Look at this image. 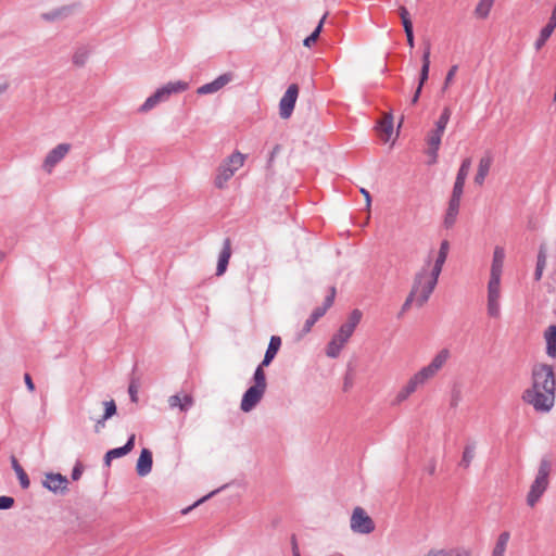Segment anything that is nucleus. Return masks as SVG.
Returning a JSON list of instances; mask_svg holds the SVG:
<instances>
[{"label": "nucleus", "mask_w": 556, "mask_h": 556, "mask_svg": "<svg viewBox=\"0 0 556 556\" xmlns=\"http://www.w3.org/2000/svg\"><path fill=\"white\" fill-rule=\"evenodd\" d=\"M556 380L554 369L547 364H536L532 368V387L522 394V400L536 412L547 413L555 402Z\"/></svg>", "instance_id": "nucleus-1"}, {"label": "nucleus", "mask_w": 556, "mask_h": 556, "mask_svg": "<svg viewBox=\"0 0 556 556\" xmlns=\"http://www.w3.org/2000/svg\"><path fill=\"white\" fill-rule=\"evenodd\" d=\"M430 260L416 273L410 293L416 298V306L422 307L432 294L439 277L429 271Z\"/></svg>", "instance_id": "nucleus-2"}, {"label": "nucleus", "mask_w": 556, "mask_h": 556, "mask_svg": "<svg viewBox=\"0 0 556 556\" xmlns=\"http://www.w3.org/2000/svg\"><path fill=\"white\" fill-rule=\"evenodd\" d=\"M245 161V155L239 151L231 153L226 160H224L217 167L216 175L214 178V186L217 189H224L229 179L239 170Z\"/></svg>", "instance_id": "nucleus-3"}, {"label": "nucleus", "mask_w": 556, "mask_h": 556, "mask_svg": "<svg viewBox=\"0 0 556 556\" xmlns=\"http://www.w3.org/2000/svg\"><path fill=\"white\" fill-rule=\"evenodd\" d=\"M551 472V463L543 458L540 462L536 477L530 486V491L527 495V504L533 507L541 496L544 494L548 486V476Z\"/></svg>", "instance_id": "nucleus-4"}, {"label": "nucleus", "mask_w": 556, "mask_h": 556, "mask_svg": "<svg viewBox=\"0 0 556 556\" xmlns=\"http://www.w3.org/2000/svg\"><path fill=\"white\" fill-rule=\"evenodd\" d=\"M350 528L354 533L369 534L375 530V522L364 508L357 506L352 511Z\"/></svg>", "instance_id": "nucleus-5"}, {"label": "nucleus", "mask_w": 556, "mask_h": 556, "mask_svg": "<svg viewBox=\"0 0 556 556\" xmlns=\"http://www.w3.org/2000/svg\"><path fill=\"white\" fill-rule=\"evenodd\" d=\"M336 296V288H330V293L325 298L324 304L321 306L316 307L309 317L305 320L304 326L301 332L298 334V340H301L305 334L311 332L312 327L321 318L328 308H330L333 304Z\"/></svg>", "instance_id": "nucleus-6"}, {"label": "nucleus", "mask_w": 556, "mask_h": 556, "mask_svg": "<svg viewBox=\"0 0 556 556\" xmlns=\"http://www.w3.org/2000/svg\"><path fill=\"white\" fill-rule=\"evenodd\" d=\"M353 332L348 328L340 326L339 330L333 334L326 348V355L330 358H337L345 343L352 337Z\"/></svg>", "instance_id": "nucleus-7"}, {"label": "nucleus", "mask_w": 556, "mask_h": 556, "mask_svg": "<svg viewBox=\"0 0 556 556\" xmlns=\"http://www.w3.org/2000/svg\"><path fill=\"white\" fill-rule=\"evenodd\" d=\"M299 96V87L296 84H291L279 102V114L281 118H289L294 110L295 102Z\"/></svg>", "instance_id": "nucleus-8"}, {"label": "nucleus", "mask_w": 556, "mask_h": 556, "mask_svg": "<svg viewBox=\"0 0 556 556\" xmlns=\"http://www.w3.org/2000/svg\"><path fill=\"white\" fill-rule=\"evenodd\" d=\"M450 357V351L447 349H442L438 354L432 358L429 365L422 367L418 372L427 381L433 378L439 370L444 366Z\"/></svg>", "instance_id": "nucleus-9"}, {"label": "nucleus", "mask_w": 556, "mask_h": 556, "mask_svg": "<svg viewBox=\"0 0 556 556\" xmlns=\"http://www.w3.org/2000/svg\"><path fill=\"white\" fill-rule=\"evenodd\" d=\"M427 380L420 376V374L417 371L409 380L408 382L397 392L396 396L394 397L392 404L399 405L405 400L409 397L410 394H413L418 387L425 384Z\"/></svg>", "instance_id": "nucleus-10"}, {"label": "nucleus", "mask_w": 556, "mask_h": 556, "mask_svg": "<svg viewBox=\"0 0 556 556\" xmlns=\"http://www.w3.org/2000/svg\"><path fill=\"white\" fill-rule=\"evenodd\" d=\"M71 149L70 143H60L53 148L46 156L42 167L47 173H51L54 166L61 162Z\"/></svg>", "instance_id": "nucleus-11"}, {"label": "nucleus", "mask_w": 556, "mask_h": 556, "mask_svg": "<svg viewBox=\"0 0 556 556\" xmlns=\"http://www.w3.org/2000/svg\"><path fill=\"white\" fill-rule=\"evenodd\" d=\"M264 389L251 386L244 393L240 403V409L244 413L251 412L265 394Z\"/></svg>", "instance_id": "nucleus-12"}, {"label": "nucleus", "mask_w": 556, "mask_h": 556, "mask_svg": "<svg viewBox=\"0 0 556 556\" xmlns=\"http://www.w3.org/2000/svg\"><path fill=\"white\" fill-rule=\"evenodd\" d=\"M43 486L53 493L64 494L68 490V480L61 473L49 472L42 482Z\"/></svg>", "instance_id": "nucleus-13"}, {"label": "nucleus", "mask_w": 556, "mask_h": 556, "mask_svg": "<svg viewBox=\"0 0 556 556\" xmlns=\"http://www.w3.org/2000/svg\"><path fill=\"white\" fill-rule=\"evenodd\" d=\"M231 78L232 76L230 73L219 75L213 81L204 84L201 87H199L197 93L200 96L215 93L218 90H220L224 86H226L231 80Z\"/></svg>", "instance_id": "nucleus-14"}, {"label": "nucleus", "mask_w": 556, "mask_h": 556, "mask_svg": "<svg viewBox=\"0 0 556 556\" xmlns=\"http://www.w3.org/2000/svg\"><path fill=\"white\" fill-rule=\"evenodd\" d=\"M135 440L136 435L132 433L128 437L127 442L123 446L109 450L104 455V464L110 466L113 459L123 457L130 453L135 446Z\"/></svg>", "instance_id": "nucleus-15"}, {"label": "nucleus", "mask_w": 556, "mask_h": 556, "mask_svg": "<svg viewBox=\"0 0 556 556\" xmlns=\"http://www.w3.org/2000/svg\"><path fill=\"white\" fill-rule=\"evenodd\" d=\"M443 132H437L435 129L431 130L427 136L428 149L426 153L430 156L429 164H434L438 161V151L440 149Z\"/></svg>", "instance_id": "nucleus-16"}, {"label": "nucleus", "mask_w": 556, "mask_h": 556, "mask_svg": "<svg viewBox=\"0 0 556 556\" xmlns=\"http://www.w3.org/2000/svg\"><path fill=\"white\" fill-rule=\"evenodd\" d=\"M188 89V83L177 80V81H169L166 85L162 86L161 88L156 89V94H159V98L162 101L167 100L173 93H179Z\"/></svg>", "instance_id": "nucleus-17"}, {"label": "nucleus", "mask_w": 556, "mask_h": 556, "mask_svg": "<svg viewBox=\"0 0 556 556\" xmlns=\"http://www.w3.org/2000/svg\"><path fill=\"white\" fill-rule=\"evenodd\" d=\"M153 457L149 448H142L137 460L136 470L138 476L146 477L152 470Z\"/></svg>", "instance_id": "nucleus-18"}, {"label": "nucleus", "mask_w": 556, "mask_h": 556, "mask_svg": "<svg viewBox=\"0 0 556 556\" xmlns=\"http://www.w3.org/2000/svg\"><path fill=\"white\" fill-rule=\"evenodd\" d=\"M231 256V240L229 238H225L223 242L222 251L218 255V263L216 267V275L222 276L228 266L229 260Z\"/></svg>", "instance_id": "nucleus-19"}, {"label": "nucleus", "mask_w": 556, "mask_h": 556, "mask_svg": "<svg viewBox=\"0 0 556 556\" xmlns=\"http://www.w3.org/2000/svg\"><path fill=\"white\" fill-rule=\"evenodd\" d=\"M399 14L402 20V24H403L404 31H405L406 39H407V45L410 48H414V46H415L414 29H413V23H412L410 16H409V12L407 11V9L405 7L402 5L399 8Z\"/></svg>", "instance_id": "nucleus-20"}, {"label": "nucleus", "mask_w": 556, "mask_h": 556, "mask_svg": "<svg viewBox=\"0 0 556 556\" xmlns=\"http://www.w3.org/2000/svg\"><path fill=\"white\" fill-rule=\"evenodd\" d=\"M448 251H450V242L447 240H443L440 244V249H439L438 255L435 257L434 264H433L431 270H429L431 274H433L438 277L440 276L443 265L447 258Z\"/></svg>", "instance_id": "nucleus-21"}, {"label": "nucleus", "mask_w": 556, "mask_h": 556, "mask_svg": "<svg viewBox=\"0 0 556 556\" xmlns=\"http://www.w3.org/2000/svg\"><path fill=\"white\" fill-rule=\"evenodd\" d=\"M505 260V250L502 247H495L491 265L490 277L501 278Z\"/></svg>", "instance_id": "nucleus-22"}, {"label": "nucleus", "mask_w": 556, "mask_h": 556, "mask_svg": "<svg viewBox=\"0 0 556 556\" xmlns=\"http://www.w3.org/2000/svg\"><path fill=\"white\" fill-rule=\"evenodd\" d=\"M493 159L490 154L481 157L478 165V170L475 176V182L479 186L483 185L485 177L488 176Z\"/></svg>", "instance_id": "nucleus-23"}, {"label": "nucleus", "mask_w": 556, "mask_h": 556, "mask_svg": "<svg viewBox=\"0 0 556 556\" xmlns=\"http://www.w3.org/2000/svg\"><path fill=\"white\" fill-rule=\"evenodd\" d=\"M430 54H431V46L430 42H427L424 52H422V65L420 70L419 84L418 87L422 89L424 84L427 81L429 77V68H430Z\"/></svg>", "instance_id": "nucleus-24"}, {"label": "nucleus", "mask_w": 556, "mask_h": 556, "mask_svg": "<svg viewBox=\"0 0 556 556\" xmlns=\"http://www.w3.org/2000/svg\"><path fill=\"white\" fill-rule=\"evenodd\" d=\"M430 54H431V46L430 42H427L424 52H422V65L420 70L419 84L418 87L422 89L424 84L427 81L429 77V68H430Z\"/></svg>", "instance_id": "nucleus-25"}, {"label": "nucleus", "mask_w": 556, "mask_h": 556, "mask_svg": "<svg viewBox=\"0 0 556 556\" xmlns=\"http://www.w3.org/2000/svg\"><path fill=\"white\" fill-rule=\"evenodd\" d=\"M168 404L172 408L179 407L181 412H188L193 405V397L190 394H185L182 397L174 394L169 396Z\"/></svg>", "instance_id": "nucleus-26"}, {"label": "nucleus", "mask_w": 556, "mask_h": 556, "mask_svg": "<svg viewBox=\"0 0 556 556\" xmlns=\"http://www.w3.org/2000/svg\"><path fill=\"white\" fill-rule=\"evenodd\" d=\"M459 206H460V200H456V199H452V198L450 199L446 214L444 217V226L446 228H451L455 224L456 217L459 212Z\"/></svg>", "instance_id": "nucleus-27"}, {"label": "nucleus", "mask_w": 556, "mask_h": 556, "mask_svg": "<svg viewBox=\"0 0 556 556\" xmlns=\"http://www.w3.org/2000/svg\"><path fill=\"white\" fill-rule=\"evenodd\" d=\"M544 338L546 341V354L552 358H556V325L547 327Z\"/></svg>", "instance_id": "nucleus-28"}, {"label": "nucleus", "mask_w": 556, "mask_h": 556, "mask_svg": "<svg viewBox=\"0 0 556 556\" xmlns=\"http://www.w3.org/2000/svg\"><path fill=\"white\" fill-rule=\"evenodd\" d=\"M10 460H11L12 469L15 471L17 479L20 481L21 488L24 490L28 489L30 485V481H29L27 473L25 472L23 467L20 465L18 460L16 459V457L14 455L11 456Z\"/></svg>", "instance_id": "nucleus-29"}, {"label": "nucleus", "mask_w": 556, "mask_h": 556, "mask_svg": "<svg viewBox=\"0 0 556 556\" xmlns=\"http://www.w3.org/2000/svg\"><path fill=\"white\" fill-rule=\"evenodd\" d=\"M554 29H555V27H553L552 25H547V24L541 29L540 35L534 42V49L536 51H540L544 47L546 41L552 36Z\"/></svg>", "instance_id": "nucleus-30"}, {"label": "nucleus", "mask_w": 556, "mask_h": 556, "mask_svg": "<svg viewBox=\"0 0 556 556\" xmlns=\"http://www.w3.org/2000/svg\"><path fill=\"white\" fill-rule=\"evenodd\" d=\"M71 12V7H62L50 12L43 13L42 18L49 22L66 17Z\"/></svg>", "instance_id": "nucleus-31"}, {"label": "nucleus", "mask_w": 556, "mask_h": 556, "mask_svg": "<svg viewBox=\"0 0 556 556\" xmlns=\"http://www.w3.org/2000/svg\"><path fill=\"white\" fill-rule=\"evenodd\" d=\"M476 444L473 442L468 443L463 452L462 460L459 466L468 468L475 457Z\"/></svg>", "instance_id": "nucleus-32"}, {"label": "nucleus", "mask_w": 556, "mask_h": 556, "mask_svg": "<svg viewBox=\"0 0 556 556\" xmlns=\"http://www.w3.org/2000/svg\"><path fill=\"white\" fill-rule=\"evenodd\" d=\"M451 115H452V110L448 106H445L442 110L439 119L435 122V128L434 129L437 130V132H443L444 134V130H445V128H446V126L448 124Z\"/></svg>", "instance_id": "nucleus-33"}, {"label": "nucleus", "mask_w": 556, "mask_h": 556, "mask_svg": "<svg viewBox=\"0 0 556 556\" xmlns=\"http://www.w3.org/2000/svg\"><path fill=\"white\" fill-rule=\"evenodd\" d=\"M362 312L355 308L350 313L348 320L344 324H342V326L348 328L350 331L354 332L362 319Z\"/></svg>", "instance_id": "nucleus-34"}, {"label": "nucleus", "mask_w": 556, "mask_h": 556, "mask_svg": "<svg viewBox=\"0 0 556 556\" xmlns=\"http://www.w3.org/2000/svg\"><path fill=\"white\" fill-rule=\"evenodd\" d=\"M495 0H480L476 7L475 13L480 18H486Z\"/></svg>", "instance_id": "nucleus-35"}, {"label": "nucleus", "mask_w": 556, "mask_h": 556, "mask_svg": "<svg viewBox=\"0 0 556 556\" xmlns=\"http://www.w3.org/2000/svg\"><path fill=\"white\" fill-rule=\"evenodd\" d=\"M501 298V278L490 277L488 283V299Z\"/></svg>", "instance_id": "nucleus-36"}, {"label": "nucleus", "mask_w": 556, "mask_h": 556, "mask_svg": "<svg viewBox=\"0 0 556 556\" xmlns=\"http://www.w3.org/2000/svg\"><path fill=\"white\" fill-rule=\"evenodd\" d=\"M508 541H509V533L506 531L502 532L498 535L497 542L493 548L492 554L498 555V556H504Z\"/></svg>", "instance_id": "nucleus-37"}, {"label": "nucleus", "mask_w": 556, "mask_h": 556, "mask_svg": "<svg viewBox=\"0 0 556 556\" xmlns=\"http://www.w3.org/2000/svg\"><path fill=\"white\" fill-rule=\"evenodd\" d=\"M379 130L384 135L383 140L388 141L393 132V119L391 115L386 116L379 123Z\"/></svg>", "instance_id": "nucleus-38"}, {"label": "nucleus", "mask_w": 556, "mask_h": 556, "mask_svg": "<svg viewBox=\"0 0 556 556\" xmlns=\"http://www.w3.org/2000/svg\"><path fill=\"white\" fill-rule=\"evenodd\" d=\"M103 405H104V414L99 419V424H101L102 427L105 426V421L108 419H110L113 415L116 414V404H115L114 400L104 401Z\"/></svg>", "instance_id": "nucleus-39"}, {"label": "nucleus", "mask_w": 556, "mask_h": 556, "mask_svg": "<svg viewBox=\"0 0 556 556\" xmlns=\"http://www.w3.org/2000/svg\"><path fill=\"white\" fill-rule=\"evenodd\" d=\"M89 56V50L87 47H79L73 54V63L78 66L85 65Z\"/></svg>", "instance_id": "nucleus-40"}, {"label": "nucleus", "mask_w": 556, "mask_h": 556, "mask_svg": "<svg viewBox=\"0 0 556 556\" xmlns=\"http://www.w3.org/2000/svg\"><path fill=\"white\" fill-rule=\"evenodd\" d=\"M325 18H326V15H324L323 18L319 21V23L316 26V28L314 29V31L304 39L303 45L305 47L311 48L312 45H314L317 41L319 34L323 29Z\"/></svg>", "instance_id": "nucleus-41"}, {"label": "nucleus", "mask_w": 556, "mask_h": 556, "mask_svg": "<svg viewBox=\"0 0 556 556\" xmlns=\"http://www.w3.org/2000/svg\"><path fill=\"white\" fill-rule=\"evenodd\" d=\"M253 381L255 387L266 390L267 383H266V376L264 368L257 366L253 374Z\"/></svg>", "instance_id": "nucleus-42"}, {"label": "nucleus", "mask_w": 556, "mask_h": 556, "mask_svg": "<svg viewBox=\"0 0 556 556\" xmlns=\"http://www.w3.org/2000/svg\"><path fill=\"white\" fill-rule=\"evenodd\" d=\"M425 556H468L467 552H460L458 549H431Z\"/></svg>", "instance_id": "nucleus-43"}, {"label": "nucleus", "mask_w": 556, "mask_h": 556, "mask_svg": "<svg viewBox=\"0 0 556 556\" xmlns=\"http://www.w3.org/2000/svg\"><path fill=\"white\" fill-rule=\"evenodd\" d=\"M160 102H161V100L159 98V94H156V92H154L153 94L148 97L147 100L141 104V106L139 108V112L146 113V112L152 110Z\"/></svg>", "instance_id": "nucleus-44"}, {"label": "nucleus", "mask_w": 556, "mask_h": 556, "mask_svg": "<svg viewBox=\"0 0 556 556\" xmlns=\"http://www.w3.org/2000/svg\"><path fill=\"white\" fill-rule=\"evenodd\" d=\"M488 314L490 317L497 318L501 315L500 299H488Z\"/></svg>", "instance_id": "nucleus-45"}, {"label": "nucleus", "mask_w": 556, "mask_h": 556, "mask_svg": "<svg viewBox=\"0 0 556 556\" xmlns=\"http://www.w3.org/2000/svg\"><path fill=\"white\" fill-rule=\"evenodd\" d=\"M280 346L281 338L279 336H271L265 353L276 357Z\"/></svg>", "instance_id": "nucleus-46"}, {"label": "nucleus", "mask_w": 556, "mask_h": 556, "mask_svg": "<svg viewBox=\"0 0 556 556\" xmlns=\"http://www.w3.org/2000/svg\"><path fill=\"white\" fill-rule=\"evenodd\" d=\"M470 166H471V160L469 157L465 159L460 164L457 176H459L462 178H467Z\"/></svg>", "instance_id": "nucleus-47"}, {"label": "nucleus", "mask_w": 556, "mask_h": 556, "mask_svg": "<svg viewBox=\"0 0 556 556\" xmlns=\"http://www.w3.org/2000/svg\"><path fill=\"white\" fill-rule=\"evenodd\" d=\"M14 505V498L11 496H0V510H7L12 508Z\"/></svg>", "instance_id": "nucleus-48"}, {"label": "nucleus", "mask_w": 556, "mask_h": 556, "mask_svg": "<svg viewBox=\"0 0 556 556\" xmlns=\"http://www.w3.org/2000/svg\"><path fill=\"white\" fill-rule=\"evenodd\" d=\"M546 266V250L543 245L540 247L536 260V267L545 268Z\"/></svg>", "instance_id": "nucleus-49"}, {"label": "nucleus", "mask_w": 556, "mask_h": 556, "mask_svg": "<svg viewBox=\"0 0 556 556\" xmlns=\"http://www.w3.org/2000/svg\"><path fill=\"white\" fill-rule=\"evenodd\" d=\"M413 303L416 304V298L409 292V294L407 295L405 302L402 305V308H401V312L399 314V317H401L405 312H407Z\"/></svg>", "instance_id": "nucleus-50"}, {"label": "nucleus", "mask_w": 556, "mask_h": 556, "mask_svg": "<svg viewBox=\"0 0 556 556\" xmlns=\"http://www.w3.org/2000/svg\"><path fill=\"white\" fill-rule=\"evenodd\" d=\"M219 490H215L213 492H211L210 494H207L206 496L200 498L199 501H197L193 505L187 507V508H184L181 510V514L182 515H186L188 514L189 511H191L195 506H198L199 504L203 503L204 501H206L208 497L213 496L214 494H216Z\"/></svg>", "instance_id": "nucleus-51"}, {"label": "nucleus", "mask_w": 556, "mask_h": 556, "mask_svg": "<svg viewBox=\"0 0 556 556\" xmlns=\"http://www.w3.org/2000/svg\"><path fill=\"white\" fill-rule=\"evenodd\" d=\"M457 68H458V67H457V65H453V66L448 70V72H447V74H446V77H445V80H444V89H445V88H447V86L450 85V83L453 80V78H454V76H455V74H456V72H457Z\"/></svg>", "instance_id": "nucleus-52"}, {"label": "nucleus", "mask_w": 556, "mask_h": 556, "mask_svg": "<svg viewBox=\"0 0 556 556\" xmlns=\"http://www.w3.org/2000/svg\"><path fill=\"white\" fill-rule=\"evenodd\" d=\"M128 393L131 402L136 403L138 401V387L134 382L129 384Z\"/></svg>", "instance_id": "nucleus-53"}, {"label": "nucleus", "mask_w": 556, "mask_h": 556, "mask_svg": "<svg viewBox=\"0 0 556 556\" xmlns=\"http://www.w3.org/2000/svg\"><path fill=\"white\" fill-rule=\"evenodd\" d=\"M81 475H83V466H81V464H80V463H77V464L74 466L73 470H72V475H71V477H72V479H73L74 481H76V480H78V479L81 477Z\"/></svg>", "instance_id": "nucleus-54"}, {"label": "nucleus", "mask_w": 556, "mask_h": 556, "mask_svg": "<svg viewBox=\"0 0 556 556\" xmlns=\"http://www.w3.org/2000/svg\"><path fill=\"white\" fill-rule=\"evenodd\" d=\"M463 192H464V188L463 187H458V186L454 185L451 198L452 199H456V200H460L462 195H463Z\"/></svg>", "instance_id": "nucleus-55"}, {"label": "nucleus", "mask_w": 556, "mask_h": 556, "mask_svg": "<svg viewBox=\"0 0 556 556\" xmlns=\"http://www.w3.org/2000/svg\"><path fill=\"white\" fill-rule=\"evenodd\" d=\"M24 381H25V384H26L27 389L30 392H34L35 391V384H34L33 379H31L29 374H25L24 375Z\"/></svg>", "instance_id": "nucleus-56"}, {"label": "nucleus", "mask_w": 556, "mask_h": 556, "mask_svg": "<svg viewBox=\"0 0 556 556\" xmlns=\"http://www.w3.org/2000/svg\"><path fill=\"white\" fill-rule=\"evenodd\" d=\"M274 358H275V356L265 353L264 358L258 366L264 368V367L268 366L274 361Z\"/></svg>", "instance_id": "nucleus-57"}, {"label": "nucleus", "mask_w": 556, "mask_h": 556, "mask_svg": "<svg viewBox=\"0 0 556 556\" xmlns=\"http://www.w3.org/2000/svg\"><path fill=\"white\" fill-rule=\"evenodd\" d=\"M459 400H460L459 391H454L452 394L451 406H453V407L457 406Z\"/></svg>", "instance_id": "nucleus-58"}, {"label": "nucleus", "mask_w": 556, "mask_h": 556, "mask_svg": "<svg viewBox=\"0 0 556 556\" xmlns=\"http://www.w3.org/2000/svg\"><path fill=\"white\" fill-rule=\"evenodd\" d=\"M361 192H362V194L365 197V200H366V204H367V206H369V205H370V203H371V197H370L369 191H368V190H366V189H364V188H362V189H361Z\"/></svg>", "instance_id": "nucleus-59"}, {"label": "nucleus", "mask_w": 556, "mask_h": 556, "mask_svg": "<svg viewBox=\"0 0 556 556\" xmlns=\"http://www.w3.org/2000/svg\"><path fill=\"white\" fill-rule=\"evenodd\" d=\"M291 544H292V553H293V556L296 555V553H300L299 552V547H298V543H296V538L295 535H292L291 538Z\"/></svg>", "instance_id": "nucleus-60"}, {"label": "nucleus", "mask_w": 556, "mask_h": 556, "mask_svg": "<svg viewBox=\"0 0 556 556\" xmlns=\"http://www.w3.org/2000/svg\"><path fill=\"white\" fill-rule=\"evenodd\" d=\"M420 93H421V89H420V87H417V89H416V91H415V93H414V96H413V98L410 100L412 104H416L418 102Z\"/></svg>", "instance_id": "nucleus-61"}, {"label": "nucleus", "mask_w": 556, "mask_h": 556, "mask_svg": "<svg viewBox=\"0 0 556 556\" xmlns=\"http://www.w3.org/2000/svg\"><path fill=\"white\" fill-rule=\"evenodd\" d=\"M543 270H544L543 268H540V267H536V266H535L534 279H535L536 281L541 280L542 275H543Z\"/></svg>", "instance_id": "nucleus-62"}, {"label": "nucleus", "mask_w": 556, "mask_h": 556, "mask_svg": "<svg viewBox=\"0 0 556 556\" xmlns=\"http://www.w3.org/2000/svg\"><path fill=\"white\" fill-rule=\"evenodd\" d=\"M465 181H466V178H462V177L456 175V179H455L454 185L464 188Z\"/></svg>", "instance_id": "nucleus-63"}, {"label": "nucleus", "mask_w": 556, "mask_h": 556, "mask_svg": "<svg viewBox=\"0 0 556 556\" xmlns=\"http://www.w3.org/2000/svg\"><path fill=\"white\" fill-rule=\"evenodd\" d=\"M9 88V83L3 80L0 83V94L4 93Z\"/></svg>", "instance_id": "nucleus-64"}]
</instances>
